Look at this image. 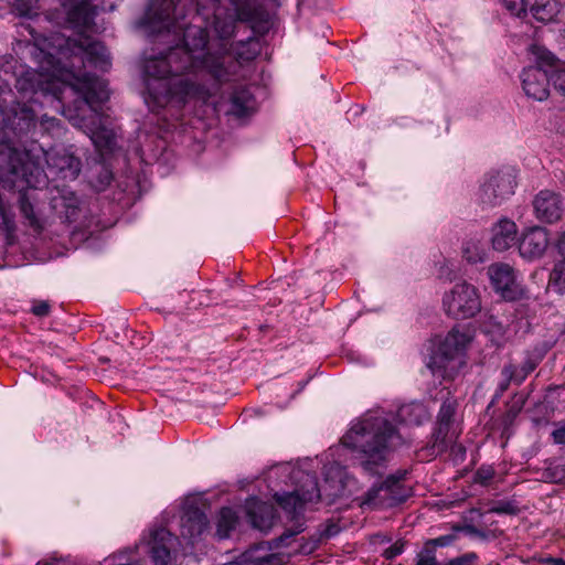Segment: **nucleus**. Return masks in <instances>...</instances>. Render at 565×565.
I'll return each instance as SVG.
<instances>
[{
    "instance_id": "f257e3e1",
    "label": "nucleus",
    "mask_w": 565,
    "mask_h": 565,
    "mask_svg": "<svg viewBox=\"0 0 565 565\" xmlns=\"http://www.w3.org/2000/svg\"><path fill=\"white\" fill-rule=\"evenodd\" d=\"M191 56L182 47H170L166 53L145 60L146 76L145 102L158 113L169 103L184 105L191 99L206 102L211 97V87L189 77Z\"/></svg>"
},
{
    "instance_id": "f03ea898",
    "label": "nucleus",
    "mask_w": 565,
    "mask_h": 565,
    "mask_svg": "<svg viewBox=\"0 0 565 565\" xmlns=\"http://www.w3.org/2000/svg\"><path fill=\"white\" fill-rule=\"evenodd\" d=\"M402 443L396 427L383 417L363 418L341 438V444L352 452V466L371 477L383 473L390 452Z\"/></svg>"
},
{
    "instance_id": "7ed1b4c3",
    "label": "nucleus",
    "mask_w": 565,
    "mask_h": 565,
    "mask_svg": "<svg viewBox=\"0 0 565 565\" xmlns=\"http://www.w3.org/2000/svg\"><path fill=\"white\" fill-rule=\"evenodd\" d=\"M198 13L203 15L216 35L230 39L237 22H268L269 14L258 0H196Z\"/></svg>"
},
{
    "instance_id": "20e7f679",
    "label": "nucleus",
    "mask_w": 565,
    "mask_h": 565,
    "mask_svg": "<svg viewBox=\"0 0 565 565\" xmlns=\"http://www.w3.org/2000/svg\"><path fill=\"white\" fill-rule=\"evenodd\" d=\"M291 491L275 492L274 500L287 513L291 524L276 539L279 545L288 546V541L306 530L303 507L321 499L318 478L315 472L292 469L289 473Z\"/></svg>"
},
{
    "instance_id": "39448f33",
    "label": "nucleus",
    "mask_w": 565,
    "mask_h": 565,
    "mask_svg": "<svg viewBox=\"0 0 565 565\" xmlns=\"http://www.w3.org/2000/svg\"><path fill=\"white\" fill-rule=\"evenodd\" d=\"M207 33L202 28H186L183 33V43L174 47L184 49L191 56L190 73L198 75H209L210 82L205 83L211 87V96L220 88L222 83L230 81L235 67V63L225 64V56L204 52L207 45Z\"/></svg>"
},
{
    "instance_id": "423d86ee",
    "label": "nucleus",
    "mask_w": 565,
    "mask_h": 565,
    "mask_svg": "<svg viewBox=\"0 0 565 565\" xmlns=\"http://www.w3.org/2000/svg\"><path fill=\"white\" fill-rule=\"evenodd\" d=\"M469 342L467 333L452 328L430 354L427 367L443 380H452L465 364L462 356Z\"/></svg>"
},
{
    "instance_id": "0eeeda50",
    "label": "nucleus",
    "mask_w": 565,
    "mask_h": 565,
    "mask_svg": "<svg viewBox=\"0 0 565 565\" xmlns=\"http://www.w3.org/2000/svg\"><path fill=\"white\" fill-rule=\"evenodd\" d=\"M408 471L399 469L387 476L381 483L372 486L360 498V507L364 509H391L405 502L413 493L412 488L404 483Z\"/></svg>"
},
{
    "instance_id": "6e6552de",
    "label": "nucleus",
    "mask_w": 565,
    "mask_h": 565,
    "mask_svg": "<svg viewBox=\"0 0 565 565\" xmlns=\"http://www.w3.org/2000/svg\"><path fill=\"white\" fill-rule=\"evenodd\" d=\"M515 174L511 168L491 170L484 174L478 192V201L482 209L500 206L514 193Z\"/></svg>"
},
{
    "instance_id": "1a4fd4ad",
    "label": "nucleus",
    "mask_w": 565,
    "mask_h": 565,
    "mask_svg": "<svg viewBox=\"0 0 565 565\" xmlns=\"http://www.w3.org/2000/svg\"><path fill=\"white\" fill-rule=\"evenodd\" d=\"M36 126V115L32 107L24 103H12L2 110L0 140L21 141Z\"/></svg>"
},
{
    "instance_id": "9d476101",
    "label": "nucleus",
    "mask_w": 565,
    "mask_h": 565,
    "mask_svg": "<svg viewBox=\"0 0 565 565\" xmlns=\"http://www.w3.org/2000/svg\"><path fill=\"white\" fill-rule=\"evenodd\" d=\"M446 313L454 319H469L481 310V301L475 286L463 281L456 284L443 298Z\"/></svg>"
},
{
    "instance_id": "9b49d317",
    "label": "nucleus",
    "mask_w": 565,
    "mask_h": 565,
    "mask_svg": "<svg viewBox=\"0 0 565 565\" xmlns=\"http://www.w3.org/2000/svg\"><path fill=\"white\" fill-rule=\"evenodd\" d=\"M71 75L79 82V85L64 83V93L70 90L77 95L74 99L75 110L77 113L81 111L83 107H88L96 111L97 108L109 98L106 84L97 76L89 73L75 75L73 72H71Z\"/></svg>"
},
{
    "instance_id": "f8f14e48",
    "label": "nucleus",
    "mask_w": 565,
    "mask_h": 565,
    "mask_svg": "<svg viewBox=\"0 0 565 565\" xmlns=\"http://www.w3.org/2000/svg\"><path fill=\"white\" fill-rule=\"evenodd\" d=\"M148 553L154 565H177L179 539L166 527H157L149 534Z\"/></svg>"
},
{
    "instance_id": "ddd939ff",
    "label": "nucleus",
    "mask_w": 565,
    "mask_h": 565,
    "mask_svg": "<svg viewBox=\"0 0 565 565\" xmlns=\"http://www.w3.org/2000/svg\"><path fill=\"white\" fill-rule=\"evenodd\" d=\"M15 88L22 94L41 93L44 96L51 95L58 102L64 99V83L33 70L23 72L17 78Z\"/></svg>"
},
{
    "instance_id": "4468645a",
    "label": "nucleus",
    "mask_w": 565,
    "mask_h": 565,
    "mask_svg": "<svg viewBox=\"0 0 565 565\" xmlns=\"http://www.w3.org/2000/svg\"><path fill=\"white\" fill-rule=\"evenodd\" d=\"M67 44L78 50L82 62L86 61L102 71H106L110 66L106 46L102 42L93 40L89 35L78 32V38L68 39Z\"/></svg>"
},
{
    "instance_id": "2eb2a0df",
    "label": "nucleus",
    "mask_w": 565,
    "mask_h": 565,
    "mask_svg": "<svg viewBox=\"0 0 565 565\" xmlns=\"http://www.w3.org/2000/svg\"><path fill=\"white\" fill-rule=\"evenodd\" d=\"M47 172L64 181H74L81 173V159L66 149L52 150L46 153Z\"/></svg>"
},
{
    "instance_id": "dca6fc26",
    "label": "nucleus",
    "mask_w": 565,
    "mask_h": 565,
    "mask_svg": "<svg viewBox=\"0 0 565 565\" xmlns=\"http://www.w3.org/2000/svg\"><path fill=\"white\" fill-rule=\"evenodd\" d=\"M488 275L493 289L500 292L505 300H516L521 296L522 289L516 282L515 271L510 265L492 264L488 268Z\"/></svg>"
},
{
    "instance_id": "f3484780",
    "label": "nucleus",
    "mask_w": 565,
    "mask_h": 565,
    "mask_svg": "<svg viewBox=\"0 0 565 565\" xmlns=\"http://www.w3.org/2000/svg\"><path fill=\"white\" fill-rule=\"evenodd\" d=\"M52 210L66 222L77 220L81 211V200L74 191L66 185H56L50 200Z\"/></svg>"
},
{
    "instance_id": "a211bd4d",
    "label": "nucleus",
    "mask_w": 565,
    "mask_h": 565,
    "mask_svg": "<svg viewBox=\"0 0 565 565\" xmlns=\"http://www.w3.org/2000/svg\"><path fill=\"white\" fill-rule=\"evenodd\" d=\"M533 209L539 221L544 223H555L561 220L564 205L559 194L543 190L540 191L533 200Z\"/></svg>"
},
{
    "instance_id": "6ab92c4d",
    "label": "nucleus",
    "mask_w": 565,
    "mask_h": 565,
    "mask_svg": "<svg viewBox=\"0 0 565 565\" xmlns=\"http://www.w3.org/2000/svg\"><path fill=\"white\" fill-rule=\"evenodd\" d=\"M550 243L548 233L544 227L533 226L527 228L519 241L520 255L533 260L541 258Z\"/></svg>"
},
{
    "instance_id": "aec40b11",
    "label": "nucleus",
    "mask_w": 565,
    "mask_h": 565,
    "mask_svg": "<svg viewBox=\"0 0 565 565\" xmlns=\"http://www.w3.org/2000/svg\"><path fill=\"white\" fill-rule=\"evenodd\" d=\"M245 513L250 525L264 533L273 527L276 519V509L274 505L257 498L246 500Z\"/></svg>"
},
{
    "instance_id": "412c9836",
    "label": "nucleus",
    "mask_w": 565,
    "mask_h": 565,
    "mask_svg": "<svg viewBox=\"0 0 565 565\" xmlns=\"http://www.w3.org/2000/svg\"><path fill=\"white\" fill-rule=\"evenodd\" d=\"M522 87L526 96L543 102L550 96L551 75L537 67H526L521 74Z\"/></svg>"
},
{
    "instance_id": "4be33fe9",
    "label": "nucleus",
    "mask_w": 565,
    "mask_h": 565,
    "mask_svg": "<svg viewBox=\"0 0 565 565\" xmlns=\"http://www.w3.org/2000/svg\"><path fill=\"white\" fill-rule=\"evenodd\" d=\"M209 524L206 514L199 507L190 504L181 518V534L194 543L207 531Z\"/></svg>"
},
{
    "instance_id": "5701e85b",
    "label": "nucleus",
    "mask_w": 565,
    "mask_h": 565,
    "mask_svg": "<svg viewBox=\"0 0 565 565\" xmlns=\"http://www.w3.org/2000/svg\"><path fill=\"white\" fill-rule=\"evenodd\" d=\"M17 140H0V169L13 174H25V153L17 146Z\"/></svg>"
},
{
    "instance_id": "b1692460",
    "label": "nucleus",
    "mask_w": 565,
    "mask_h": 565,
    "mask_svg": "<svg viewBox=\"0 0 565 565\" xmlns=\"http://www.w3.org/2000/svg\"><path fill=\"white\" fill-rule=\"evenodd\" d=\"M146 17L148 23L153 25L158 24L159 30H170L179 19L177 4L173 0H151Z\"/></svg>"
},
{
    "instance_id": "393cba45",
    "label": "nucleus",
    "mask_w": 565,
    "mask_h": 565,
    "mask_svg": "<svg viewBox=\"0 0 565 565\" xmlns=\"http://www.w3.org/2000/svg\"><path fill=\"white\" fill-rule=\"evenodd\" d=\"M457 438L458 435L452 430V426L437 423L430 440L423 450L427 451L428 456L436 457L447 451Z\"/></svg>"
},
{
    "instance_id": "a878e982",
    "label": "nucleus",
    "mask_w": 565,
    "mask_h": 565,
    "mask_svg": "<svg viewBox=\"0 0 565 565\" xmlns=\"http://www.w3.org/2000/svg\"><path fill=\"white\" fill-rule=\"evenodd\" d=\"M516 224L508 218L500 220L492 228V247L498 252H504L516 242Z\"/></svg>"
},
{
    "instance_id": "bb28decb",
    "label": "nucleus",
    "mask_w": 565,
    "mask_h": 565,
    "mask_svg": "<svg viewBox=\"0 0 565 565\" xmlns=\"http://www.w3.org/2000/svg\"><path fill=\"white\" fill-rule=\"evenodd\" d=\"M97 11L88 0H82L75 4L67 13V21L81 30L89 29L94 24Z\"/></svg>"
},
{
    "instance_id": "cd10ccee",
    "label": "nucleus",
    "mask_w": 565,
    "mask_h": 565,
    "mask_svg": "<svg viewBox=\"0 0 565 565\" xmlns=\"http://www.w3.org/2000/svg\"><path fill=\"white\" fill-rule=\"evenodd\" d=\"M254 109L252 93L245 88H236L231 96V113L236 117H245Z\"/></svg>"
},
{
    "instance_id": "c85d7f7f",
    "label": "nucleus",
    "mask_w": 565,
    "mask_h": 565,
    "mask_svg": "<svg viewBox=\"0 0 565 565\" xmlns=\"http://www.w3.org/2000/svg\"><path fill=\"white\" fill-rule=\"evenodd\" d=\"M532 53L535 57V65L533 67H537L546 72L547 75H552L561 70V60L545 47L534 45L532 47Z\"/></svg>"
},
{
    "instance_id": "c756f323",
    "label": "nucleus",
    "mask_w": 565,
    "mask_h": 565,
    "mask_svg": "<svg viewBox=\"0 0 565 565\" xmlns=\"http://www.w3.org/2000/svg\"><path fill=\"white\" fill-rule=\"evenodd\" d=\"M281 557L277 554L263 551L259 547L246 551L238 565H280Z\"/></svg>"
},
{
    "instance_id": "7c9ffc66",
    "label": "nucleus",
    "mask_w": 565,
    "mask_h": 565,
    "mask_svg": "<svg viewBox=\"0 0 565 565\" xmlns=\"http://www.w3.org/2000/svg\"><path fill=\"white\" fill-rule=\"evenodd\" d=\"M238 523L236 511L230 507H223L217 516L216 535L218 539H227Z\"/></svg>"
},
{
    "instance_id": "2f4dec72",
    "label": "nucleus",
    "mask_w": 565,
    "mask_h": 565,
    "mask_svg": "<svg viewBox=\"0 0 565 565\" xmlns=\"http://www.w3.org/2000/svg\"><path fill=\"white\" fill-rule=\"evenodd\" d=\"M398 417L408 425L419 426L428 418V414L423 404L411 403L398 409Z\"/></svg>"
},
{
    "instance_id": "473e14b6",
    "label": "nucleus",
    "mask_w": 565,
    "mask_h": 565,
    "mask_svg": "<svg viewBox=\"0 0 565 565\" xmlns=\"http://www.w3.org/2000/svg\"><path fill=\"white\" fill-rule=\"evenodd\" d=\"M19 210L32 228L38 232L42 231L43 226L40 223V220L36 217L33 205L25 192H22L19 195Z\"/></svg>"
},
{
    "instance_id": "72a5a7b5",
    "label": "nucleus",
    "mask_w": 565,
    "mask_h": 565,
    "mask_svg": "<svg viewBox=\"0 0 565 565\" xmlns=\"http://www.w3.org/2000/svg\"><path fill=\"white\" fill-rule=\"evenodd\" d=\"M548 288L558 295L565 294V259L555 264L550 275Z\"/></svg>"
},
{
    "instance_id": "f704fd0d",
    "label": "nucleus",
    "mask_w": 565,
    "mask_h": 565,
    "mask_svg": "<svg viewBox=\"0 0 565 565\" xmlns=\"http://www.w3.org/2000/svg\"><path fill=\"white\" fill-rule=\"evenodd\" d=\"M458 402L456 398L448 396L441 403L437 415V423L443 425H454V417L456 415Z\"/></svg>"
},
{
    "instance_id": "c9c22d12",
    "label": "nucleus",
    "mask_w": 565,
    "mask_h": 565,
    "mask_svg": "<svg viewBox=\"0 0 565 565\" xmlns=\"http://www.w3.org/2000/svg\"><path fill=\"white\" fill-rule=\"evenodd\" d=\"M531 13L539 22L547 23L554 21L557 10L555 3H535L531 7Z\"/></svg>"
},
{
    "instance_id": "e433bc0d",
    "label": "nucleus",
    "mask_w": 565,
    "mask_h": 565,
    "mask_svg": "<svg viewBox=\"0 0 565 565\" xmlns=\"http://www.w3.org/2000/svg\"><path fill=\"white\" fill-rule=\"evenodd\" d=\"M537 364L539 362L535 359L529 356L524 360L520 367L512 363L505 364V366L510 367V370L513 372L514 383L520 385L526 379V376L536 369Z\"/></svg>"
},
{
    "instance_id": "4c0bfd02",
    "label": "nucleus",
    "mask_w": 565,
    "mask_h": 565,
    "mask_svg": "<svg viewBox=\"0 0 565 565\" xmlns=\"http://www.w3.org/2000/svg\"><path fill=\"white\" fill-rule=\"evenodd\" d=\"M92 140L99 150L111 151L116 146L115 134L105 128L94 131Z\"/></svg>"
},
{
    "instance_id": "58836bf2",
    "label": "nucleus",
    "mask_w": 565,
    "mask_h": 565,
    "mask_svg": "<svg viewBox=\"0 0 565 565\" xmlns=\"http://www.w3.org/2000/svg\"><path fill=\"white\" fill-rule=\"evenodd\" d=\"M462 256L471 264L481 263L484 259V250L477 242H466L462 247Z\"/></svg>"
},
{
    "instance_id": "ea45409f",
    "label": "nucleus",
    "mask_w": 565,
    "mask_h": 565,
    "mask_svg": "<svg viewBox=\"0 0 565 565\" xmlns=\"http://www.w3.org/2000/svg\"><path fill=\"white\" fill-rule=\"evenodd\" d=\"M415 565H443V563L437 561L436 551L424 543L423 548L416 555Z\"/></svg>"
},
{
    "instance_id": "a19ab883",
    "label": "nucleus",
    "mask_w": 565,
    "mask_h": 565,
    "mask_svg": "<svg viewBox=\"0 0 565 565\" xmlns=\"http://www.w3.org/2000/svg\"><path fill=\"white\" fill-rule=\"evenodd\" d=\"M490 513L516 515L520 513V508L514 501L501 500L493 504L489 510Z\"/></svg>"
},
{
    "instance_id": "79ce46f5",
    "label": "nucleus",
    "mask_w": 565,
    "mask_h": 565,
    "mask_svg": "<svg viewBox=\"0 0 565 565\" xmlns=\"http://www.w3.org/2000/svg\"><path fill=\"white\" fill-rule=\"evenodd\" d=\"M111 180V171L105 166H100L97 178L96 180L92 181V185L96 191L100 192L104 191L110 184Z\"/></svg>"
},
{
    "instance_id": "37998d69",
    "label": "nucleus",
    "mask_w": 565,
    "mask_h": 565,
    "mask_svg": "<svg viewBox=\"0 0 565 565\" xmlns=\"http://www.w3.org/2000/svg\"><path fill=\"white\" fill-rule=\"evenodd\" d=\"M501 375L503 380L499 383L490 406L502 396V394L509 388L510 383L514 382L513 372L510 370V367H507L505 365L501 371Z\"/></svg>"
},
{
    "instance_id": "c03bdc74",
    "label": "nucleus",
    "mask_w": 565,
    "mask_h": 565,
    "mask_svg": "<svg viewBox=\"0 0 565 565\" xmlns=\"http://www.w3.org/2000/svg\"><path fill=\"white\" fill-rule=\"evenodd\" d=\"M505 9L518 18L526 14V2L525 0H502Z\"/></svg>"
},
{
    "instance_id": "a18cd8bd",
    "label": "nucleus",
    "mask_w": 565,
    "mask_h": 565,
    "mask_svg": "<svg viewBox=\"0 0 565 565\" xmlns=\"http://www.w3.org/2000/svg\"><path fill=\"white\" fill-rule=\"evenodd\" d=\"M494 477V469L491 466H481L475 473L476 483L487 486Z\"/></svg>"
},
{
    "instance_id": "49530a36",
    "label": "nucleus",
    "mask_w": 565,
    "mask_h": 565,
    "mask_svg": "<svg viewBox=\"0 0 565 565\" xmlns=\"http://www.w3.org/2000/svg\"><path fill=\"white\" fill-rule=\"evenodd\" d=\"M456 540V533H450L446 535H440L435 539H429L425 543H427L431 548L436 551L437 547H445L451 545Z\"/></svg>"
},
{
    "instance_id": "de8ad7c7",
    "label": "nucleus",
    "mask_w": 565,
    "mask_h": 565,
    "mask_svg": "<svg viewBox=\"0 0 565 565\" xmlns=\"http://www.w3.org/2000/svg\"><path fill=\"white\" fill-rule=\"evenodd\" d=\"M406 541L398 540L394 544H392L390 547L384 550L383 557L385 559H393L394 557L401 555L405 550Z\"/></svg>"
},
{
    "instance_id": "09e8293b",
    "label": "nucleus",
    "mask_w": 565,
    "mask_h": 565,
    "mask_svg": "<svg viewBox=\"0 0 565 565\" xmlns=\"http://www.w3.org/2000/svg\"><path fill=\"white\" fill-rule=\"evenodd\" d=\"M478 559V555L473 552L462 554L458 557L451 558L443 565H473Z\"/></svg>"
},
{
    "instance_id": "8fccbe9b",
    "label": "nucleus",
    "mask_w": 565,
    "mask_h": 565,
    "mask_svg": "<svg viewBox=\"0 0 565 565\" xmlns=\"http://www.w3.org/2000/svg\"><path fill=\"white\" fill-rule=\"evenodd\" d=\"M551 82L553 83L554 88L565 96V70H558L557 72L551 75Z\"/></svg>"
},
{
    "instance_id": "3c124183",
    "label": "nucleus",
    "mask_w": 565,
    "mask_h": 565,
    "mask_svg": "<svg viewBox=\"0 0 565 565\" xmlns=\"http://www.w3.org/2000/svg\"><path fill=\"white\" fill-rule=\"evenodd\" d=\"M50 303L47 301L34 302L31 312L36 317H46L50 313Z\"/></svg>"
},
{
    "instance_id": "603ef678",
    "label": "nucleus",
    "mask_w": 565,
    "mask_h": 565,
    "mask_svg": "<svg viewBox=\"0 0 565 565\" xmlns=\"http://www.w3.org/2000/svg\"><path fill=\"white\" fill-rule=\"evenodd\" d=\"M478 527H476L473 524H455L452 525V531L454 532H463L468 535H472V536H476L477 537V534H478Z\"/></svg>"
},
{
    "instance_id": "864d4df0",
    "label": "nucleus",
    "mask_w": 565,
    "mask_h": 565,
    "mask_svg": "<svg viewBox=\"0 0 565 565\" xmlns=\"http://www.w3.org/2000/svg\"><path fill=\"white\" fill-rule=\"evenodd\" d=\"M552 437L556 444L565 445V426L553 430Z\"/></svg>"
},
{
    "instance_id": "5fc2aeb1",
    "label": "nucleus",
    "mask_w": 565,
    "mask_h": 565,
    "mask_svg": "<svg viewBox=\"0 0 565 565\" xmlns=\"http://www.w3.org/2000/svg\"><path fill=\"white\" fill-rule=\"evenodd\" d=\"M41 125L45 126L46 128L57 127L60 125V119H56L54 117L49 118V117L44 116L42 118Z\"/></svg>"
},
{
    "instance_id": "6e6d98bb",
    "label": "nucleus",
    "mask_w": 565,
    "mask_h": 565,
    "mask_svg": "<svg viewBox=\"0 0 565 565\" xmlns=\"http://www.w3.org/2000/svg\"><path fill=\"white\" fill-rule=\"evenodd\" d=\"M339 532V527L337 524H331L329 526H327L326 531H324V535L327 537H332L334 535H337Z\"/></svg>"
},
{
    "instance_id": "4d7b16f0",
    "label": "nucleus",
    "mask_w": 565,
    "mask_h": 565,
    "mask_svg": "<svg viewBox=\"0 0 565 565\" xmlns=\"http://www.w3.org/2000/svg\"><path fill=\"white\" fill-rule=\"evenodd\" d=\"M477 537H479V539H481L483 541H487L490 537H495V535H494V533L492 531H483V530L479 529Z\"/></svg>"
},
{
    "instance_id": "13d9d810",
    "label": "nucleus",
    "mask_w": 565,
    "mask_h": 565,
    "mask_svg": "<svg viewBox=\"0 0 565 565\" xmlns=\"http://www.w3.org/2000/svg\"><path fill=\"white\" fill-rule=\"evenodd\" d=\"M237 56H238V58L245 60V61L253 60L256 56V51H253V52L248 51L246 55L243 52L238 51Z\"/></svg>"
},
{
    "instance_id": "bf43d9fd",
    "label": "nucleus",
    "mask_w": 565,
    "mask_h": 565,
    "mask_svg": "<svg viewBox=\"0 0 565 565\" xmlns=\"http://www.w3.org/2000/svg\"><path fill=\"white\" fill-rule=\"evenodd\" d=\"M558 250L562 256V259H565V233L561 236L558 241Z\"/></svg>"
},
{
    "instance_id": "052dcab7",
    "label": "nucleus",
    "mask_w": 565,
    "mask_h": 565,
    "mask_svg": "<svg viewBox=\"0 0 565 565\" xmlns=\"http://www.w3.org/2000/svg\"><path fill=\"white\" fill-rule=\"evenodd\" d=\"M548 565H565V559L558 557H548L545 559Z\"/></svg>"
},
{
    "instance_id": "680f3d73",
    "label": "nucleus",
    "mask_w": 565,
    "mask_h": 565,
    "mask_svg": "<svg viewBox=\"0 0 565 565\" xmlns=\"http://www.w3.org/2000/svg\"><path fill=\"white\" fill-rule=\"evenodd\" d=\"M555 177L561 181L564 190H565V166H564V169H561L559 170V173H555Z\"/></svg>"
},
{
    "instance_id": "e2e57ef3",
    "label": "nucleus",
    "mask_w": 565,
    "mask_h": 565,
    "mask_svg": "<svg viewBox=\"0 0 565 565\" xmlns=\"http://www.w3.org/2000/svg\"><path fill=\"white\" fill-rule=\"evenodd\" d=\"M253 39H254V36H253V35H249V36L246 39V42H244V41L242 40V41H239V43H242L243 45H245V44H249V43H252Z\"/></svg>"
},
{
    "instance_id": "0e129e2a",
    "label": "nucleus",
    "mask_w": 565,
    "mask_h": 565,
    "mask_svg": "<svg viewBox=\"0 0 565 565\" xmlns=\"http://www.w3.org/2000/svg\"><path fill=\"white\" fill-rule=\"evenodd\" d=\"M38 565H56V564L55 563L45 562V563H38Z\"/></svg>"
}]
</instances>
